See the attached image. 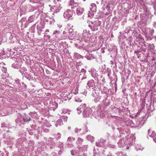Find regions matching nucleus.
I'll list each match as a JSON object with an SVG mask.
<instances>
[{"label": "nucleus", "mask_w": 156, "mask_h": 156, "mask_svg": "<svg viewBox=\"0 0 156 156\" xmlns=\"http://www.w3.org/2000/svg\"><path fill=\"white\" fill-rule=\"evenodd\" d=\"M46 131V130H45V129H44V131Z\"/></svg>", "instance_id": "9b49d317"}, {"label": "nucleus", "mask_w": 156, "mask_h": 156, "mask_svg": "<svg viewBox=\"0 0 156 156\" xmlns=\"http://www.w3.org/2000/svg\"><path fill=\"white\" fill-rule=\"evenodd\" d=\"M92 5H93L94 6H96V5H95V4H94V3H93V4H92Z\"/></svg>", "instance_id": "0eeeda50"}, {"label": "nucleus", "mask_w": 156, "mask_h": 156, "mask_svg": "<svg viewBox=\"0 0 156 156\" xmlns=\"http://www.w3.org/2000/svg\"><path fill=\"white\" fill-rule=\"evenodd\" d=\"M57 136H58V138H59L60 137V136H61V134H60V133H58V134H57Z\"/></svg>", "instance_id": "39448f33"}, {"label": "nucleus", "mask_w": 156, "mask_h": 156, "mask_svg": "<svg viewBox=\"0 0 156 156\" xmlns=\"http://www.w3.org/2000/svg\"><path fill=\"white\" fill-rule=\"evenodd\" d=\"M126 148H127V149H128V147H126Z\"/></svg>", "instance_id": "9d476101"}, {"label": "nucleus", "mask_w": 156, "mask_h": 156, "mask_svg": "<svg viewBox=\"0 0 156 156\" xmlns=\"http://www.w3.org/2000/svg\"><path fill=\"white\" fill-rule=\"evenodd\" d=\"M154 30L153 29H150V30H149V33H150V34L151 35H153L154 33Z\"/></svg>", "instance_id": "7ed1b4c3"}, {"label": "nucleus", "mask_w": 156, "mask_h": 156, "mask_svg": "<svg viewBox=\"0 0 156 156\" xmlns=\"http://www.w3.org/2000/svg\"><path fill=\"white\" fill-rule=\"evenodd\" d=\"M89 136H87V138H88Z\"/></svg>", "instance_id": "1a4fd4ad"}, {"label": "nucleus", "mask_w": 156, "mask_h": 156, "mask_svg": "<svg viewBox=\"0 0 156 156\" xmlns=\"http://www.w3.org/2000/svg\"><path fill=\"white\" fill-rule=\"evenodd\" d=\"M71 140V138L70 137H68V140Z\"/></svg>", "instance_id": "6e6552de"}, {"label": "nucleus", "mask_w": 156, "mask_h": 156, "mask_svg": "<svg viewBox=\"0 0 156 156\" xmlns=\"http://www.w3.org/2000/svg\"><path fill=\"white\" fill-rule=\"evenodd\" d=\"M76 153V152L74 150H73L71 151V154L72 155H75Z\"/></svg>", "instance_id": "20e7f679"}, {"label": "nucleus", "mask_w": 156, "mask_h": 156, "mask_svg": "<svg viewBox=\"0 0 156 156\" xmlns=\"http://www.w3.org/2000/svg\"><path fill=\"white\" fill-rule=\"evenodd\" d=\"M155 39H156V37Z\"/></svg>", "instance_id": "f8f14e48"}, {"label": "nucleus", "mask_w": 156, "mask_h": 156, "mask_svg": "<svg viewBox=\"0 0 156 156\" xmlns=\"http://www.w3.org/2000/svg\"><path fill=\"white\" fill-rule=\"evenodd\" d=\"M84 10L83 8L80 7H78L76 10V13L78 15H80L83 12Z\"/></svg>", "instance_id": "f03ea898"}, {"label": "nucleus", "mask_w": 156, "mask_h": 156, "mask_svg": "<svg viewBox=\"0 0 156 156\" xmlns=\"http://www.w3.org/2000/svg\"><path fill=\"white\" fill-rule=\"evenodd\" d=\"M110 7L108 5L106 7V8L107 9V8L109 9L110 8Z\"/></svg>", "instance_id": "423d86ee"}, {"label": "nucleus", "mask_w": 156, "mask_h": 156, "mask_svg": "<svg viewBox=\"0 0 156 156\" xmlns=\"http://www.w3.org/2000/svg\"><path fill=\"white\" fill-rule=\"evenodd\" d=\"M64 16L68 19L70 18L72 16V12L69 10H67L64 12Z\"/></svg>", "instance_id": "f257e3e1"}]
</instances>
